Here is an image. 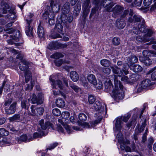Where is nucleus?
I'll return each instance as SVG.
<instances>
[{"instance_id": "f257e3e1", "label": "nucleus", "mask_w": 156, "mask_h": 156, "mask_svg": "<svg viewBox=\"0 0 156 156\" xmlns=\"http://www.w3.org/2000/svg\"><path fill=\"white\" fill-rule=\"evenodd\" d=\"M110 77L112 81H113L114 84V88L111 94L112 97L115 100L123 99L124 97L123 85L120 81L118 80L117 75L114 74Z\"/></svg>"}, {"instance_id": "f03ea898", "label": "nucleus", "mask_w": 156, "mask_h": 156, "mask_svg": "<svg viewBox=\"0 0 156 156\" xmlns=\"http://www.w3.org/2000/svg\"><path fill=\"white\" fill-rule=\"evenodd\" d=\"M94 108L96 111H98L95 114L94 116L97 119L93 122L94 125L99 123L102 120L103 114L104 111V108L101 106V104L99 101H97L94 105Z\"/></svg>"}, {"instance_id": "7ed1b4c3", "label": "nucleus", "mask_w": 156, "mask_h": 156, "mask_svg": "<svg viewBox=\"0 0 156 156\" xmlns=\"http://www.w3.org/2000/svg\"><path fill=\"white\" fill-rule=\"evenodd\" d=\"M2 9V13L7 14L9 13V14L6 16L7 18L9 20H14L16 17L15 12L12 9H10V7L8 4L5 2L1 3Z\"/></svg>"}, {"instance_id": "20e7f679", "label": "nucleus", "mask_w": 156, "mask_h": 156, "mask_svg": "<svg viewBox=\"0 0 156 156\" xmlns=\"http://www.w3.org/2000/svg\"><path fill=\"white\" fill-rule=\"evenodd\" d=\"M61 80H59V89L62 91L59 90V95H61L64 98L66 97V94L68 92L66 88L69 87L68 80L64 76L61 77Z\"/></svg>"}, {"instance_id": "39448f33", "label": "nucleus", "mask_w": 156, "mask_h": 156, "mask_svg": "<svg viewBox=\"0 0 156 156\" xmlns=\"http://www.w3.org/2000/svg\"><path fill=\"white\" fill-rule=\"evenodd\" d=\"M130 114H127L125 115L123 117H118L115 119L116 122L115 123V128L114 129V131L115 133L116 131H119L121 130L122 128V120L125 122H127L128 120L130 117Z\"/></svg>"}, {"instance_id": "423d86ee", "label": "nucleus", "mask_w": 156, "mask_h": 156, "mask_svg": "<svg viewBox=\"0 0 156 156\" xmlns=\"http://www.w3.org/2000/svg\"><path fill=\"white\" fill-rule=\"evenodd\" d=\"M27 26L25 29V33L26 35L31 38L33 37L34 34L33 32V28L32 26V20H26Z\"/></svg>"}, {"instance_id": "0eeeda50", "label": "nucleus", "mask_w": 156, "mask_h": 156, "mask_svg": "<svg viewBox=\"0 0 156 156\" xmlns=\"http://www.w3.org/2000/svg\"><path fill=\"white\" fill-rule=\"evenodd\" d=\"M127 20L129 23H135L136 22H144L145 20L141 16L135 14L133 16L129 17Z\"/></svg>"}, {"instance_id": "6e6552de", "label": "nucleus", "mask_w": 156, "mask_h": 156, "mask_svg": "<svg viewBox=\"0 0 156 156\" xmlns=\"http://www.w3.org/2000/svg\"><path fill=\"white\" fill-rule=\"evenodd\" d=\"M123 7L122 6L119 5H116L112 9L111 11L113 12L112 17L114 18H117L123 11Z\"/></svg>"}, {"instance_id": "1a4fd4ad", "label": "nucleus", "mask_w": 156, "mask_h": 156, "mask_svg": "<svg viewBox=\"0 0 156 156\" xmlns=\"http://www.w3.org/2000/svg\"><path fill=\"white\" fill-rule=\"evenodd\" d=\"M101 4L108 12L111 11L112 8L113 6V2L111 0H102Z\"/></svg>"}, {"instance_id": "9d476101", "label": "nucleus", "mask_w": 156, "mask_h": 156, "mask_svg": "<svg viewBox=\"0 0 156 156\" xmlns=\"http://www.w3.org/2000/svg\"><path fill=\"white\" fill-rule=\"evenodd\" d=\"M33 140L32 136L29 134L27 135L26 134L23 135L16 139V140L18 143H20L23 142L30 141Z\"/></svg>"}, {"instance_id": "9b49d317", "label": "nucleus", "mask_w": 156, "mask_h": 156, "mask_svg": "<svg viewBox=\"0 0 156 156\" xmlns=\"http://www.w3.org/2000/svg\"><path fill=\"white\" fill-rule=\"evenodd\" d=\"M62 14L61 15V20L62 22L64 23L67 22L70 23L73 20V17L72 13H70L68 14Z\"/></svg>"}, {"instance_id": "f8f14e48", "label": "nucleus", "mask_w": 156, "mask_h": 156, "mask_svg": "<svg viewBox=\"0 0 156 156\" xmlns=\"http://www.w3.org/2000/svg\"><path fill=\"white\" fill-rule=\"evenodd\" d=\"M59 131H60L62 133H64V129L62 127L65 128L68 133L69 134L73 131L71 128L69 127L62 120L59 119Z\"/></svg>"}, {"instance_id": "ddd939ff", "label": "nucleus", "mask_w": 156, "mask_h": 156, "mask_svg": "<svg viewBox=\"0 0 156 156\" xmlns=\"http://www.w3.org/2000/svg\"><path fill=\"white\" fill-rule=\"evenodd\" d=\"M35 107L34 105L31 106L30 109L31 111L34 115H42L44 112V109L42 107L37 108L36 109H35Z\"/></svg>"}, {"instance_id": "4468645a", "label": "nucleus", "mask_w": 156, "mask_h": 156, "mask_svg": "<svg viewBox=\"0 0 156 156\" xmlns=\"http://www.w3.org/2000/svg\"><path fill=\"white\" fill-rule=\"evenodd\" d=\"M58 23L56 24L55 26L52 29L51 35L49 37L53 39H54L58 37Z\"/></svg>"}, {"instance_id": "2eb2a0df", "label": "nucleus", "mask_w": 156, "mask_h": 156, "mask_svg": "<svg viewBox=\"0 0 156 156\" xmlns=\"http://www.w3.org/2000/svg\"><path fill=\"white\" fill-rule=\"evenodd\" d=\"M112 72L114 74H116L117 76H120L123 75V72L120 68L116 65L110 66Z\"/></svg>"}, {"instance_id": "dca6fc26", "label": "nucleus", "mask_w": 156, "mask_h": 156, "mask_svg": "<svg viewBox=\"0 0 156 156\" xmlns=\"http://www.w3.org/2000/svg\"><path fill=\"white\" fill-rule=\"evenodd\" d=\"M43 99L42 96L39 95L36 96L35 95H33V98L31 99V101L33 104H41L43 102Z\"/></svg>"}, {"instance_id": "f3484780", "label": "nucleus", "mask_w": 156, "mask_h": 156, "mask_svg": "<svg viewBox=\"0 0 156 156\" xmlns=\"http://www.w3.org/2000/svg\"><path fill=\"white\" fill-rule=\"evenodd\" d=\"M39 124L43 130H45L47 128H53V125L50 122H47L44 123V120H41L39 121Z\"/></svg>"}, {"instance_id": "a211bd4d", "label": "nucleus", "mask_w": 156, "mask_h": 156, "mask_svg": "<svg viewBox=\"0 0 156 156\" xmlns=\"http://www.w3.org/2000/svg\"><path fill=\"white\" fill-rule=\"evenodd\" d=\"M16 103L13 102L10 106L9 108H6L5 107V112L6 114L10 115L14 113L16 111Z\"/></svg>"}, {"instance_id": "6ab92c4d", "label": "nucleus", "mask_w": 156, "mask_h": 156, "mask_svg": "<svg viewBox=\"0 0 156 156\" xmlns=\"http://www.w3.org/2000/svg\"><path fill=\"white\" fill-rule=\"evenodd\" d=\"M58 75H52L50 76V80L52 82L53 88H56V85L58 87Z\"/></svg>"}, {"instance_id": "aec40b11", "label": "nucleus", "mask_w": 156, "mask_h": 156, "mask_svg": "<svg viewBox=\"0 0 156 156\" xmlns=\"http://www.w3.org/2000/svg\"><path fill=\"white\" fill-rule=\"evenodd\" d=\"M143 87L145 89H151V87L153 85L151 81L148 79H146L143 80L140 83Z\"/></svg>"}, {"instance_id": "412c9836", "label": "nucleus", "mask_w": 156, "mask_h": 156, "mask_svg": "<svg viewBox=\"0 0 156 156\" xmlns=\"http://www.w3.org/2000/svg\"><path fill=\"white\" fill-rule=\"evenodd\" d=\"M48 48L51 50H56L58 49V42L57 41L50 42L47 46Z\"/></svg>"}, {"instance_id": "4be33fe9", "label": "nucleus", "mask_w": 156, "mask_h": 156, "mask_svg": "<svg viewBox=\"0 0 156 156\" xmlns=\"http://www.w3.org/2000/svg\"><path fill=\"white\" fill-rule=\"evenodd\" d=\"M140 61L146 66H149L152 64V61L149 57H140Z\"/></svg>"}, {"instance_id": "5701e85b", "label": "nucleus", "mask_w": 156, "mask_h": 156, "mask_svg": "<svg viewBox=\"0 0 156 156\" xmlns=\"http://www.w3.org/2000/svg\"><path fill=\"white\" fill-rule=\"evenodd\" d=\"M143 43L150 41L149 43L147 44V45H150L153 44H156V40L152 39L151 37L145 34L143 36Z\"/></svg>"}, {"instance_id": "b1692460", "label": "nucleus", "mask_w": 156, "mask_h": 156, "mask_svg": "<svg viewBox=\"0 0 156 156\" xmlns=\"http://www.w3.org/2000/svg\"><path fill=\"white\" fill-rule=\"evenodd\" d=\"M28 62L25 60H23L19 63V68L22 71H26L28 68Z\"/></svg>"}, {"instance_id": "393cba45", "label": "nucleus", "mask_w": 156, "mask_h": 156, "mask_svg": "<svg viewBox=\"0 0 156 156\" xmlns=\"http://www.w3.org/2000/svg\"><path fill=\"white\" fill-rule=\"evenodd\" d=\"M112 80L110 79L108 82L106 81L104 83L105 87V90L107 92H108L113 89V86L112 84Z\"/></svg>"}, {"instance_id": "a878e982", "label": "nucleus", "mask_w": 156, "mask_h": 156, "mask_svg": "<svg viewBox=\"0 0 156 156\" xmlns=\"http://www.w3.org/2000/svg\"><path fill=\"white\" fill-rule=\"evenodd\" d=\"M147 26L146 25L145 20L144 22H142L139 23L138 26V28L140 32L145 33L147 28Z\"/></svg>"}, {"instance_id": "bb28decb", "label": "nucleus", "mask_w": 156, "mask_h": 156, "mask_svg": "<svg viewBox=\"0 0 156 156\" xmlns=\"http://www.w3.org/2000/svg\"><path fill=\"white\" fill-rule=\"evenodd\" d=\"M116 27L119 29L123 28L126 25L124 20L122 19L119 18L117 20L116 22Z\"/></svg>"}, {"instance_id": "cd10ccee", "label": "nucleus", "mask_w": 156, "mask_h": 156, "mask_svg": "<svg viewBox=\"0 0 156 156\" xmlns=\"http://www.w3.org/2000/svg\"><path fill=\"white\" fill-rule=\"evenodd\" d=\"M129 68L135 73L141 72L143 70V68L141 66L137 64L131 65L129 66Z\"/></svg>"}, {"instance_id": "c85d7f7f", "label": "nucleus", "mask_w": 156, "mask_h": 156, "mask_svg": "<svg viewBox=\"0 0 156 156\" xmlns=\"http://www.w3.org/2000/svg\"><path fill=\"white\" fill-rule=\"evenodd\" d=\"M70 6L69 3L67 2L63 5L62 9L63 14H68L70 11Z\"/></svg>"}, {"instance_id": "c756f323", "label": "nucleus", "mask_w": 156, "mask_h": 156, "mask_svg": "<svg viewBox=\"0 0 156 156\" xmlns=\"http://www.w3.org/2000/svg\"><path fill=\"white\" fill-rule=\"evenodd\" d=\"M37 33L38 36L40 38H42L44 37L45 31L44 28L41 26V22L38 27Z\"/></svg>"}, {"instance_id": "7c9ffc66", "label": "nucleus", "mask_w": 156, "mask_h": 156, "mask_svg": "<svg viewBox=\"0 0 156 156\" xmlns=\"http://www.w3.org/2000/svg\"><path fill=\"white\" fill-rule=\"evenodd\" d=\"M138 59L137 57L134 55H131L128 58L127 61L128 63L130 66L136 63Z\"/></svg>"}, {"instance_id": "2f4dec72", "label": "nucleus", "mask_w": 156, "mask_h": 156, "mask_svg": "<svg viewBox=\"0 0 156 156\" xmlns=\"http://www.w3.org/2000/svg\"><path fill=\"white\" fill-rule=\"evenodd\" d=\"M81 9V3L78 2L75 6L74 7V14L75 16H77L80 12Z\"/></svg>"}, {"instance_id": "473e14b6", "label": "nucleus", "mask_w": 156, "mask_h": 156, "mask_svg": "<svg viewBox=\"0 0 156 156\" xmlns=\"http://www.w3.org/2000/svg\"><path fill=\"white\" fill-rule=\"evenodd\" d=\"M142 57H149V56H156V52L153 51H149L147 50H144L143 51Z\"/></svg>"}, {"instance_id": "72a5a7b5", "label": "nucleus", "mask_w": 156, "mask_h": 156, "mask_svg": "<svg viewBox=\"0 0 156 156\" xmlns=\"http://www.w3.org/2000/svg\"><path fill=\"white\" fill-rule=\"evenodd\" d=\"M52 11L54 13H57L58 11V5L56 4L53 1H51L50 3Z\"/></svg>"}, {"instance_id": "f704fd0d", "label": "nucleus", "mask_w": 156, "mask_h": 156, "mask_svg": "<svg viewBox=\"0 0 156 156\" xmlns=\"http://www.w3.org/2000/svg\"><path fill=\"white\" fill-rule=\"evenodd\" d=\"M70 76L72 80L74 82H76L79 79L78 75L76 72L75 71L70 72Z\"/></svg>"}, {"instance_id": "c9c22d12", "label": "nucleus", "mask_w": 156, "mask_h": 156, "mask_svg": "<svg viewBox=\"0 0 156 156\" xmlns=\"http://www.w3.org/2000/svg\"><path fill=\"white\" fill-rule=\"evenodd\" d=\"M50 57L51 58L54 59L53 62L55 65L57 66H58V53L57 52L51 55Z\"/></svg>"}, {"instance_id": "e433bc0d", "label": "nucleus", "mask_w": 156, "mask_h": 156, "mask_svg": "<svg viewBox=\"0 0 156 156\" xmlns=\"http://www.w3.org/2000/svg\"><path fill=\"white\" fill-rule=\"evenodd\" d=\"M87 79L88 81L93 85L96 84V79L94 75L90 74L87 76Z\"/></svg>"}, {"instance_id": "4c0bfd02", "label": "nucleus", "mask_w": 156, "mask_h": 156, "mask_svg": "<svg viewBox=\"0 0 156 156\" xmlns=\"http://www.w3.org/2000/svg\"><path fill=\"white\" fill-rule=\"evenodd\" d=\"M11 51L15 55L18 54L16 57L17 59H19L20 60L23 59V54H21V52H20L18 50H16L13 48L12 49Z\"/></svg>"}, {"instance_id": "58836bf2", "label": "nucleus", "mask_w": 156, "mask_h": 156, "mask_svg": "<svg viewBox=\"0 0 156 156\" xmlns=\"http://www.w3.org/2000/svg\"><path fill=\"white\" fill-rule=\"evenodd\" d=\"M29 99H24L21 102V106L22 108L24 109H28L29 108Z\"/></svg>"}, {"instance_id": "ea45409f", "label": "nucleus", "mask_w": 156, "mask_h": 156, "mask_svg": "<svg viewBox=\"0 0 156 156\" xmlns=\"http://www.w3.org/2000/svg\"><path fill=\"white\" fill-rule=\"evenodd\" d=\"M9 120L11 122L21 120L20 115L19 114H16L9 118Z\"/></svg>"}, {"instance_id": "a19ab883", "label": "nucleus", "mask_w": 156, "mask_h": 156, "mask_svg": "<svg viewBox=\"0 0 156 156\" xmlns=\"http://www.w3.org/2000/svg\"><path fill=\"white\" fill-rule=\"evenodd\" d=\"M136 74H133L130 76L129 78V84L131 85L133 84L137 80L136 78Z\"/></svg>"}, {"instance_id": "79ce46f5", "label": "nucleus", "mask_w": 156, "mask_h": 156, "mask_svg": "<svg viewBox=\"0 0 156 156\" xmlns=\"http://www.w3.org/2000/svg\"><path fill=\"white\" fill-rule=\"evenodd\" d=\"M100 63L103 66L108 67L110 65L111 62L109 60L104 59L101 60Z\"/></svg>"}, {"instance_id": "37998d69", "label": "nucleus", "mask_w": 156, "mask_h": 156, "mask_svg": "<svg viewBox=\"0 0 156 156\" xmlns=\"http://www.w3.org/2000/svg\"><path fill=\"white\" fill-rule=\"evenodd\" d=\"M82 2V9H90L91 8V6L90 5V2Z\"/></svg>"}, {"instance_id": "c03bdc74", "label": "nucleus", "mask_w": 156, "mask_h": 156, "mask_svg": "<svg viewBox=\"0 0 156 156\" xmlns=\"http://www.w3.org/2000/svg\"><path fill=\"white\" fill-rule=\"evenodd\" d=\"M135 91L137 93H140L143 91L145 89L140 83L137 84L135 88Z\"/></svg>"}, {"instance_id": "a18cd8bd", "label": "nucleus", "mask_w": 156, "mask_h": 156, "mask_svg": "<svg viewBox=\"0 0 156 156\" xmlns=\"http://www.w3.org/2000/svg\"><path fill=\"white\" fill-rule=\"evenodd\" d=\"M129 64L128 63L124 64L122 66V69H121L122 71H123L125 75H127L129 73L128 70L129 68Z\"/></svg>"}, {"instance_id": "49530a36", "label": "nucleus", "mask_w": 156, "mask_h": 156, "mask_svg": "<svg viewBox=\"0 0 156 156\" xmlns=\"http://www.w3.org/2000/svg\"><path fill=\"white\" fill-rule=\"evenodd\" d=\"M149 72L150 73H152L151 75L152 79L153 80H156V66L150 70Z\"/></svg>"}, {"instance_id": "de8ad7c7", "label": "nucleus", "mask_w": 156, "mask_h": 156, "mask_svg": "<svg viewBox=\"0 0 156 156\" xmlns=\"http://www.w3.org/2000/svg\"><path fill=\"white\" fill-rule=\"evenodd\" d=\"M79 119L81 122H84L87 120V115L83 113H80L79 114Z\"/></svg>"}, {"instance_id": "09e8293b", "label": "nucleus", "mask_w": 156, "mask_h": 156, "mask_svg": "<svg viewBox=\"0 0 156 156\" xmlns=\"http://www.w3.org/2000/svg\"><path fill=\"white\" fill-rule=\"evenodd\" d=\"M120 40L117 37H115L112 39V44L115 45L117 46L119 45L120 43Z\"/></svg>"}, {"instance_id": "8fccbe9b", "label": "nucleus", "mask_w": 156, "mask_h": 156, "mask_svg": "<svg viewBox=\"0 0 156 156\" xmlns=\"http://www.w3.org/2000/svg\"><path fill=\"white\" fill-rule=\"evenodd\" d=\"M5 81H4L3 83L2 86L0 87V89H1L2 90V92L3 89H4V90L5 92L8 91L9 89V85L7 84L5 85Z\"/></svg>"}, {"instance_id": "3c124183", "label": "nucleus", "mask_w": 156, "mask_h": 156, "mask_svg": "<svg viewBox=\"0 0 156 156\" xmlns=\"http://www.w3.org/2000/svg\"><path fill=\"white\" fill-rule=\"evenodd\" d=\"M69 85L71 88L73 90L76 92H78L80 90V88L78 86L73 83L70 84Z\"/></svg>"}, {"instance_id": "603ef678", "label": "nucleus", "mask_w": 156, "mask_h": 156, "mask_svg": "<svg viewBox=\"0 0 156 156\" xmlns=\"http://www.w3.org/2000/svg\"><path fill=\"white\" fill-rule=\"evenodd\" d=\"M9 134V132L4 128L0 129V135L1 136H7Z\"/></svg>"}, {"instance_id": "864d4df0", "label": "nucleus", "mask_w": 156, "mask_h": 156, "mask_svg": "<svg viewBox=\"0 0 156 156\" xmlns=\"http://www.w3.org/2000/svg\"><path fill=\"white\" fill-rule=\"evenodd\" d=\"M142 1L143 0H134L132 5L133 6H140L142 3Z\"/></svg>"}, {"instance_id": "5fc2aeb1", "label": "nucleus", "mask_w": 156, "mask_h": 156, "mask_svg": "<svg viewBox=\"0 0 156 156\" xmlns=\"http://www.w3.org/2000/svg\"><path fill=\"white\" fill-rule=\"evenodd\" d=\"M83 11V17L84 20H85L89 13L90 9H82Z\"/></svg>"}, {"instance_id": "6e6d98bb", "label": "nucleus", "mask_w": 156, "mask_h": 156, "mask_svg": "<svg viewBox=\"0 0 156 156\" xmlns=\"http://www.w3.org/2000/svg\"><path fill=\"white\" fill-rule=\"evenodd\" d=\"M96 100L94 96L92 95H89L88 98V101L90 104H93L95 102Z\"/></svg>"}, {"instance_id": "4d7b16f0", "label": "nucleus", "mask_w": 156, "mask_h": 156, "mask_svg": "<svg viewBox=\"0 0 156 156\" xmlns=\"http://www.w3.org/2000/svg\"><path fill=\"white\" fill-rule=\"evenodd\" d=\"M99 8H100L96 6H95L92 9L90 15V18L96 13V11L98 10Z\"/></svg>"}, {"instance_id": "13d9d810", "label": "nucleus", "mask_w": 156, "mask_h": 156, "mask_svg": "<svg viewBox=\"0 0 156 156\" xmlns=\"http://www.w3.org/2000/svg\"><path fill=\"white\" fill-rule=\"evenodd\" d=\"M69 116L70 114L68 112H62L61 114L62 118L64 119H66L69 118Z\"/></svg>"}, {"instance_id": "bf43d9fd", "label": "nucleus", "mask_w": 156, "mask_h": 156, "mask_svg": "<svg viewBox=\"0 0 156 156\" xmlns=\"http://www.w3.org/2000/svg\"><path fill=\"white\" fill-rule=\"evenodd\" d=\"M101 71L105 73L108 75L111 72V69L109 68H103L101 69Z\"/></svg>"}, {"instance_id": "052dcab7", "label": "nucleus", "mask_w": 156, "mask_h": 156, "mask_svg": "<svg viewBox=\"0 0 156 156\" xmlns=\"http://www.w3.org/2000/svg\"><path fill=\"white\" fill-rule=\"evenodd\" d=\"M154 142V140L153 138L151 137L148 140V147L150 149L152 148V144Z\"/></svg>"}, {"instance_id": "680f3d73", "label": "nucleus", "mask_w": 156, "mask_h": 156, "mask_svg": "<svg viewBox=\"0 0 156 156\" xmlns=\"http://www.w3.org/2000/svg\"><path fill=\"white\" fill-rule=\"evenodd\" d=\"M34 85V81L31 80L30 81V84H28L27 86V89L30 90L32 89Z\"/></svg>"}, {"instance_id": "e2e57ef3", "label": "nucleus", "mask_w": 156, "mask_h": 156, "mask_svg": "<svg viewBox=\"0 0 156 156\" xmlns=\"http://www.w3.org/2000/svg\"><path fill=\"white\" fill-rule=\"evenodd\" d=\"M15 32V34L14 35V38H13V39L16 40V39H18L21 37L20 33L19 30H16Z\"/></svg>"}, {"instance_id": "0e129e2a", "label": "nucleus", "mask_w": 156, "mask_h": 156, "mask_svg": "<svg viewBox=\"0 0 156 156\" xmlns=\"http://www.w3.org/2000/svg\"><path fill=\"white\" fill-rule=\"evenodd\" d=\"M7 127L8 130L12 132H17V130L16 129L13 125L10 124H8L7 125Z\"/></svg>"}, {"instance_id": "69168bd1", "label": "nucleus", "mask_w": 156, "mask_h": 156, "mask_svg": "<svg viewBox=\"0 0 156 156\" xmlns=\"http://www.w3.org/2000/svg\"><path fill=\"white\" fill-rule=\"evenodd\" d=\"M117 138L118 139L119 143H122L123 139L122 136V133L119 132L117 134L116 136Z\"/></svg>"}, {"instance_id": "338daca9", "label": "nucleus", "mask_w": 156, "mask_h": 156, "mask_svg": "<svg viewBox=\"0 0 156 156\" xmlns=\"http://www.w3.org/2000/svg\"><path fill=\"white\" fill-rule=\"evenodd\" d=\"M25 77L26 82L27 83L31 78V74L29 73H27V72L26 71L25 73Z\"/></svg>"}, {"instance_id": "774afa93", "label": "nucleus", "mask_w": 156, "mask_h": 156, "mask_svg": "<svg viewBox=\"0 0 156 156\" xmlns=\"http://www.w3.org/2000/svg\"><path fill=\"white\" fill-rule=\"evenodd\" d=\"M121 80L125 83L129 84V78L127 76H123L122 77Z\"/></svg>"}]
</instances>
